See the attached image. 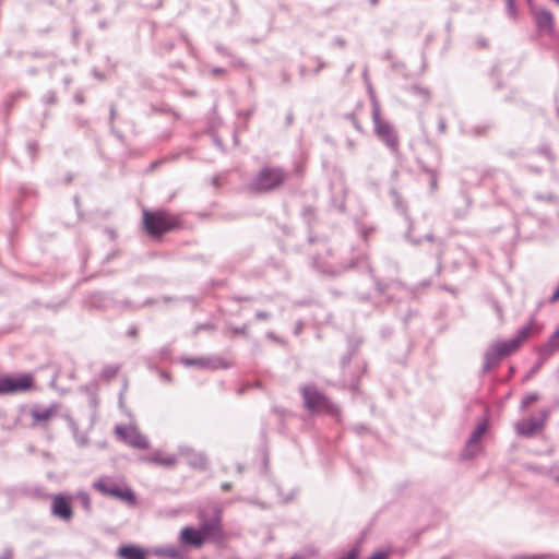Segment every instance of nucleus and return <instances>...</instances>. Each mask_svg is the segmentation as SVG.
<instances>
[{
  "mask_svg": "<svg viewBox=\"0 0 559 559\" xmlns=\"http://www.w3.org/2000/svg\"><path fill=\"white\" fill-rule=\"evenodd\" d=\"M34 389V378L29 373L16 378L10 377V394L23 393Z\"/></svg>",
  "mask_w": 559,
  "mask_h": 559,
  "instance_id": "14",
  "label": "nucleus"
},
{
  "mask_svg": "<svg viewBox=\"0 0 559 559\" xmlns=\"http://www.w3.org/2000/svg\"><path fill=\"white\" fill-rule=\"evenodd\" d=\"M537 27L544 32H550L554 27V17L549 11L534 10L532 8Z\"/></svg>",
  "mask_w": 559,
  "mask_h": 559,
  "instance_id": "16",
  "label": "nucleus"
},
{
  "mask_svg": "<svg viewBox=\"0 0 559 559\" xmlns=\"http://www.w3.org/2000/svg\"><path fill=\"white\" fill-rule=\"evenodd\" d=\"M143 460L147 463L159 465L167 468L174 467L178 462V459L175 454L165 452L163 450H156L146 457H144Z\"/></svg>",
  "mask_w": 559,
  "mask_h": 559,
  "instance_id": "12",
  "label": "nucleus"
},
{
  "mask_svg": "<svg viewBox=\"0 0 559 559\" xmlns=\"http://www.w3.org/2000/svg\"><path fill=\"white\" fill-rule=\"evenodd\" d=\"M557 479L559 480V477Z\"/></svg>",
  "mask_w": 559,
  "mask_h": 559,
  "instance_id": "29",
  "label": "nucleus"
},
{
  "mask_svg": "<svg viewBox=\"0 0 559 559\" xmlns=\"http://www.w3.org/2000/svg\"><path fill=\"white\" fill-rule=\"evenodd\" d=\"M288 175L278 166H265L259 170L251 182V190L257 193H266L282 187Z\"/></svg>",
  "mask_w": 559,
  "mask_h": 559,
  "instance_id": "2",
  "label": "nucleus"
},
{
  "mask_svg": "<svg viewBox=\"0 0 559 559\" xmlns=\"http://www.w3.org/2000/svg\"><path fill=\"white\" fill-rule=\"evenodd\" d=\"M51 513L62 521L69 522L73 516L71 498L63 493L52 496Z\"/></svg>",
  "mask_w": 559,
  "mask_h": 559,
  "instance_id": "9",
  "label": "nucleus"
},
{
  "mask_svg": "<svg viewBox=\"0 0 559 559\" xmlns=\"http://www.w3.org/2000/svg\"><path fill=\"white\" fill-rule=\"evenodd\" d=\"M10 394V377H0V395Z\"/></svg>",
  "mask_w": 559,
  "mask_h": 559,
  "instance_id": "19",
  "label": "nucleus"
},
{
  "mask_svg": "<svg viewBox=\"0 0 559 559\" xmlns=\"http://www.w3.org/2000/svg\"><path fill=\"white\" fill-rule=\"evenodd\" d=\"M169 555H170V556H175V555H176V551H175V550H174V551H169Z\"/></svg>",
  "mask_w": 559,
  "mask_h": 559,
  "instance_id": "26",
  "label": "nucleus"
},
{
  "mask_svg": "<svg viewBox=\"0 0 559 559\" xmlns=\"http://www.w3.org/2000/svg\"><path fill=\"white\" fill-rule=\"evenodd\" d=\"M142 224L147 235L154 239H159L163 235L183 227L181 215L164 209H144L142 211Z\"/></svg>",
  "mask_w": 559,
  "mask_h": 559,
  "instance_id": "1",
  "label": "nucleus"
},
{
  "mask_svg": "<svg viewBox=\"0 0 559 559\" xmlns=\"http://www.w3.org/2000/svg\"><path fill=\"white\" fill-rule=\"evenodd\" d=\"M58 413V406L51 405L46 408L41 407H33L29 411V415L32 418V426H46Z\"/></svg>",
  "mask_w": 559,
  "mask_h": 559,
  "instance_id": "10",
  "label": "nucleus"
},
{
  "mask_svg": "<svg viewBox=\"0 0 559 559\" xmlns=\"http://www.w3.org/2000/svg\"><path fill=\"white\" fill-rule=\"evenodd\" d=\"M390 551H378L374 552L369 559H388Z\"/></svg>",
  "mask_w": 559,
  "mask_h": 559,
  "instance_id": "21",
  "label": "nucleus"
},
{
  "mask_svg": "<svg viewBox=\"0 0 559 559\" xmlns=\"http://www.w3.org/2000/svg\"><path fill=\"white\" fill-rule=\"evenodd\" d=\"M117 437L129 447L139 450H147L150 442L144 435L134 426H117L115 428Z\"/></svg>",
  "mask_w": 559,
  "mask_h": 559,
  "instance_id": "6",
  "label": "nucleus"
},
{
  "mask_svg": "<svg viewBox=\"0 0 559 559\" xmlns=\"http://www.w3.org/2000/svg\"><path fill=\"white\" fill-rule=\"evenodd\" d=\"M206 539L204 538L201 530H197L193 527H185L180 532V542L185 545L192 546L194 548H200Z\"/></svg>",
  "mask_w": 559,
  "mask_h": 559,
  "instance_id": "15",
  "label": "nucleus"
},
{
  "mask_svg": "<svg viewBox=\"0 0 559 559\" xmlns=\"http://www.w3.org/2000/svg\"><path fill=\"white\" fill-rule=\"evenodd\" d=\"M486 431H487L486 423L479 424L474 429V431L472 432V435L466 443L465 450H464L463 455L465 457H473L480 451V439L486 433Z\"/></svg>",
  "mask_w": 559,
  "mask_h": 559,
  "instance_id": "11",
  "label": "nucleus"
},
{
  "mask_svg": "<svg viewBox=\"0 0 559 559\" xmlns=\"http://www.w3.org/2000/svg\"><path fill=\"white\" fill-rule=\"evenodd\" d=\"M508 12L512 17L516 16V3L515 0H507Z\"/></svg>",
  "mask_w": 559,
  "mask_h": 559,
  "instance_id": "20",
  "label": "nucleus"
},
{
  "mask_svg": "<svg viewBox=\"0 0 559 559\" xmlns=\"http://www.w3.org/2000/svg\"><path fill=\"white\" fill-rule=\"evenodd\" d=\"M551 344L557 348L559 347V328L551 338Z\"/></svg>",
  "mask_w": 559,
  "mask_h": 559,
  "instance_id": "22",
  "label": "nucleus"
},
{
  "mask_svg": "<svg viewBox=\"0 0 559 559\" xmlns=\"http://www.w3.org/2000/svg\"><path fill=\"white\" fill-rule=\"evenodd\" d=\"M559 300V283H558V286L557 288L555 289L551 298H550V301L551 302H557Z\"/></svg>",
  "mask_w": 559,
  "mask_h": 559,
  "instance_id": "23",
  "label": "nucleus"
},
{
  "mask_svg": "<svg viewBox=\"0 0 559 559\" xmlns=\"http://www.w3.org/2000/svg\"><path fill=\"white\" fill-rule=\"evenodd\" d=\"M376 134L392 150L399 146V138L390 123L382 120L379 109H374L372 114Z\"/></svg>",
  "mask_w": 559,
  "mask_h": 559,
  "instance_id": "8",
  "label": "nucleus"
},
{
  "mask_svg": "<svg viewBox=\"0 0 559 559\" xmlns=\"http://www.w3.org/2000/svg\"><path fill=\"white\" fill-rule=\"evenodd\" d=\"M530 4H532V0H527Z\"/></svg>",
  "mask_w": 559,
  "mask_h": 559,
  "instance_id": "27",
  "label": "nucleus"
},
{
  "mask_svg": "<svg viewBox=\"0 0 559 559\" xmlns=\"http://www.w3.org/2000/svg\"><path fill=\"white\" fill-rule=\"evenodd\" d=\"M548 419V412L543 411L540 413V417H528L522 420H519L515 424V431L519 436L531 438L544 430L545 424Z\"/></svg>",
  "mask_w": 559,
  "mask_h": 559,
  "instance_id": "7",
  "label": "nucleus"
},
{
  "mask_svg": "<svg viewBox=\"0 0 559 559\" xmlns=\"http://www.w3.org/2000/svg\"><path fill=\"white\" fill-rule=\"evenodd\" d=\"M186 364L187 365H201V360L200 359H187L186 360Z\"/></svg>",
  "mask_w": 559,
  "mask_h": 559,
  "instance_id": "24",
  "label": "nucleus"
},
{
  "mask_svg": "<svg viewBox=\"0 0 559 559\" xmlns=\"http://www.w3.org/2000/svg\"><path fill=\"white\" fill-rule=\"evenodd\" d=\"M301 392L305 406L309 411L314 413H328L332 409L329 399L314 386H305Z\"/></svg>",
  "mask_w": 559,
  "mask_h": 559,
  "instance_id": "5",
  "label": "nucleus"
},
{
  "mask_svg": "<svg viewBox=\"0 0 559 559\" xmlns=\"http://www.w3.org/2000/svg\"><path fill=\"white\" fill-rule=\"evenodd\" d=\"M82 499H83V503H84L85 508H90V498H88V496L87 495H83Z\"/></svg>",
  "mask_w": 559,
  "mask_h": 559,
  "instance_id": "25",
  "label": "nucleus"
},
{
  "mask_svg": "<svg viewBox=\"0 0 559 559\" xmlns=\"http://www.w3.org/2000/svg\"><path fill=\"white\" fill-rule=\"evenodd\" d=\"M118 554L121 559H146L144 550L136 546H123Z\"/></svg>",
  "mask_w": 559,
  "mask_h": 559,
  "instance_id": "17",
  "label": "nucleus"
},
{
  "mask_svg": "<svg viewBox=\"0 0 559 559\" xmlns=\"http://www.w3.org/2000/svg\"><path fill=\"white\" fill-rule=\"evenodd\" d=\"M534 329V324L530 323L519 330L516 336L509 341H498L493 343L488 352L487 358L490 360L501 359L518 352L520 347L528 340Z\"/></svg>",
  "mask_w": 559,
  "mask_h": 559,
  "instance_id": "3",
  "label": "nucleus"
},
{
  "mask_svg": "<svg viewBox=\"0 0 559 559\" xmlns=\"http://www.w3.org/2000/svg\"><path fill=\"white\" fill-rule=\"evenodd\" d=\"M94 488L104 496L112 497L130 507L136 504V497L133 490L128 486H121L108 478H99L94 483Z\"/></svg>",
  "mask_w": 559,
  "mask_h": 559,
  "instance_id": "4",
  "label": "nucleus"
},
{
  "mask_svg": "<svg viewBox=\"0 0 559 559\" xmlns=\"http://www.w3.org/2000/svg\"><path fill=\"white\" fill-rule=\"evenodd\" d=\"M200 530L205 539L209 538H222L223 532L221 527V518L219 513L215 511L214 518L210 521H202Z\"/></svg>",
  "mask_w": 559,
  "mask_h": 559,
  "instance_id": "13",
  "label": "nucleus"
},
{
  "mask_svg": "<svg viewBox=\"0 0 559 559\" xmlns=\"http://www.w3.org/2000/svg\"><path fill=\"white\" fill-rule=\"evenodd\" d=\"M539 400V395L535 392L533 393H528L526 394L523 399H522V402H521V408L522 409H526L527 407H530L532 404H534L535 402H537Z\"/></svg>",
  "mask_w": 559,
  "mask_h": 559,
  "instance_id": "18",
  "label": "nucleus"
},
{
  "mask_svg": "<svg viewBox=\"0 0 559 559\" xmlns=\"http://www.w3.org/2000/svg\"><path fill=\"white\" fill-rule=\"evenodd\" d=\"M555 2H557L559 4V0H554Z\"/></svg>",
  "mask_w": 559,
  "mask_h": 559,
  "instance_id": "28",
  "label": "nucleus"
}]
</instances>
